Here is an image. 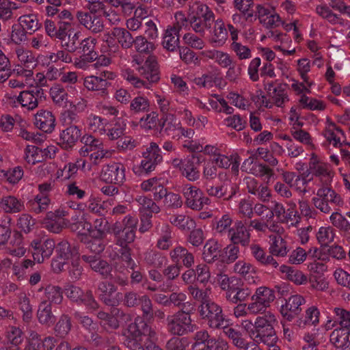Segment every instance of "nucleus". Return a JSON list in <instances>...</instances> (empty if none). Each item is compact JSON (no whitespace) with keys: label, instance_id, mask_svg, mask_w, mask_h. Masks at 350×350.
<instances>
[{"label":"nucleus","instance_id":"nucleus-1","mask_svg":"<svg viewBox=\"0 0 350 350\" xmlns=\"http://www.w3.org/2000/svg\"><path fill=\"white\" fill-rule=\"evenodd\" d=\"M57 257L53 260L51 267L55 272H59L66 266L73 279H79L82 273L79 265V255L77 250H71L68 242H62L57 245Z\"/></svg>","mask_w":350,"mask_h":350},{"label":"nucleus","instance_id":"nucleus-2","mask_svg":"<svg viewBox=\"0 0 350 350\" xmlns=\"http://www.w3.org/2000/svg\"><path fill=\"white\" fill-rule=\"evenodd\" d=\"M137 224V219L135 217L129 216L126 217L121 224H116L114 229L117 243L124 250L120 256L121 260L131 269H133V263L126 247L127 244L133 242L135 237Z\"/></svg>","mask_w":350,"mask_h":350},{"label":"nucleus","instance_id":"nucleus-3","mask_svg":"<svg viewBox=\"0 0 350 350\" xmlns=\"http://www.w3.org/2000/svg\"><path fill=\"white\" fill-rule=\"evenodd\" d=\"M278 323L277 316L271 311L258 316L254 321V331L252 332L256 342L271 344L276 339L275 326Z\"/></svg>","mask_w":350,"mask_h":350},{"label":"nucleus","instance_id":"nucleus-4","mask_svg":"<svg viewBox=\"0 0 350 350\" xmlns=\"http://www.w3.org/2000/svg\"><path fill=\"white\" fill-rule=\"evenodd\" d=\"M129 332L131 336L126 340V345L131 350H144L143 344L154 334L141 319H137L129 325Z\"/></svg>","mask_w":350,"mask_h":350},{"label":"nucleus","instance_id":"nucleus-5","mask_svg":"<svg viewBox=\"0 0 350 350\" xmlns=\"http://www.w3.org/2000/svg\"><path fill=\"white\" fill-rule=\"evenodd\" d=\"M275 299V292L273 289L265 286L257 288L252 295L251 302L249 303L250 313L257 314L265 311L271 306Z\"/></svg>","mask_w":350,"mask_h":350},{"label":"nucleus","instance_id":"nucleus-6","mask_svg":"<svg viewBox=\"0 0 350 350\" xmlns=\"http://www.w3.org/2000/svg\"><path fill=\"white\" fill-rule=\"evenodd\" d=\"M199 312L202 319H206L211 327H224L227 325L221 308L211 300L202 303Z\"/></svg>","mask_w":350,"mask_h":350},{"label":"nucleus","instance_id":"nucleus-7","mask_svg":"<svg viewBox=\"0 0 350 350\" xmlns=\"http://www.w3.org/2000/svg\"><path fill=\"white\" fill-rule=\"evenodd\" d=\"M55 242L50 239L36 238L29 244V250L34 261L42 263L44 259L49 258L53 252Z\"/></svg>","mask_w":350,"mask_h":350},{"label":"nucleus","instance_id":"nucleus-8","mask_svg":"<svg viewBox=\"0 0 350 350\" xmlns=\"http://www.w3.org/2000/svg\"><path fill=\"white\" fill-rule=\"evenodd\" d=\"M342 201L341 197L334 190L329 187L320 188L317 193V196L313 198L314 206L323 213H329L331 208L329 203L340 205Z\"/></svg>","mask_w":350,"mask_h":350},{"label":"nucleus","instance_id":"nucleus-9","mask_svg":"<svg viewBox=\"0 0 350 350\" xmlns=\"http://www.w3.org/2000/svg\"><path fill=\"white\" fill-rule=\"evenodd\" d=\"M103 40L109 46H116L119 44L124 49L130 48L133 43L131 34L125 29L120 27L113 28L111 31L105 33Z\"/></svg>","mask_w":350,"mask_h":350},{"label":"nucleus","instance_id":"nucleus-10","mask_svg":"<svg viewBox=\"0 0 350 350\" xmlns=\"http://www.w3.org/2000/svg\"><path fill=\"white\" fill-rule=\"evenodd\" d=\"M168 329L174 334L183 335L193 331V325L188 313L179 312L168 317Z\"/></svg>","mask_w":350,"mask_h":350},{"label":"nucleus","instance_id":"nucleus-11","mask_svg":"<svg viewBox=\"0 0 350 350\" xmlns=\"http://www.w3.org/2000/svg\"><path fill=\"white\" fill-rule=\"evenodd\" d=\"M183 193L187 205L193 210H200L204 205L209 204V199L196 187L185 185L183 189Z\"/></svg>","mask_w":350,"mask_h":350},{"label":"nucleus","instance_id":"nucleus-12","mask_svg":"<svg viewBox=\"0 0 350 350\" xmlns=\"http://www.w3.org/2000/svg\"><path fill=\"white\" fill-rule=\"evenodd\" d=\"M96 40L93 38H88L81 42L82 54L79 58L75 61V65L79 68L85 69L88 64L94 61L98 55L95 51Z\"/></svg>","mask_w":350,"mask_h":350},{"label":"nucleus","instance_id":"nucleus-13","mask_svg":"<svg viewBox=\"0 0 350 350\" xmlns=\"http://www.w3.org/2000/svg\"><path fill=\"white\" fill-rule=\"evenodd\" d=\"M305 303L304 298L299 295H291L280 307L281 315L287 321H292L301 311V306Z\"/></svg>","mask_w":350,"mask_h":350},{"label":"nucleus","instance_id":"nucleus-14","mask_svg":"<svg viewBox=\"0 0 350 350\" xmlns=\"http://www.w3.org/2000/svg\"><path fill=\"white\" fill-rule=\"evenodd\" d=\"M310 168L323 184L328 185L332 181L334 172L329 165L321 162L314 154L310 159Z\"/></svg>","mask_w":350,"mask_h":350},{"label":"nucleus","instance_id":"nucleus-15","mask_svg":"<svg viewBox=\"0 0 350 350\" xmlns=\"http://www.w3.org/2000/svg\"><path fill=\"white\" fill-rule=\"evenodd\" d=\"M125 169L120 163H112L103 166L100 178L104 182L111 184H120L124 179Z\"/></svg>","mask_w":350,"mask_h":350},{"label":"nucleus","instance_id":"nucleus-16","mask_svg":"<svg viewBox=\"0 0 350 350\" xmlns=\"http://www.w3.org/2000/svg\"><path fill=\"white\" fill-rule=\"evenodd\" d=\"M12 74L16 77L10 79V88L22 89L33 85V72L31 69H24L21 65H16L12 69Z\"/></svg>","mask_w":350,"mask_h":350},{"label":"nucleus","instance_id":"nucleus-17","mask_svg":"<svg viewBox=\"0 0 350 350\" xmlns=\"http://www.w3.org/2000/svg\"><path fill=\"white\" fill-rule=\"evenodd\" d=\"M55 117L48 110L40 109L35 115L36 126L44 132L51 133L55 128Z\"/></svg>","mask_w":350,"mask_h":350},{"label":"nucleus","instance_id":"nucleus-18","mask_svg":"<svg viewBox=\"0 0 350 350\" xmlns=\"http://www.w3.org/2000/svg\"><path fill=\"white\" fill-rule=\"evenodd\" d=\"M174 165L179 167L182 174L190 181L197 180L200 176V172L198 169V165L192 159H185L184 160H174Z\"/></svg>","mask_w":350,"mask_h":350},{"label":"nucleus","instance_id":"nucleus-19","mask_svg":"<svg viewBox=\"0 0 350 350\" xmlns=\"http://www.w3.org/2000/svg\"><path fill=\"white\" fill-rule=\"evenodd\" d=\"M0 209L6 213H17L25 209V203L14 196H5L0 199Z\"/></svg>","mask_w":350,"mask_h":350},{"label":"nucleus","instance_id":"nucleus-20","mask_svg":"<svg viewBox=\"0 0 350 350\" xmlns=\"http://www.w3.org/2000/svg\"><path fill=\"white\" fill-rule=\"evenodd\" d=\"M101 299L107 305L115 306L122 299V295L116 293L114 286L107 282H103L99 285Z\"/></svg>","mask_w":350,"mask_h":350},{"label":"nucleus","instance_id":"nucleus-21","mask_svg":"<svg viewBox=\"0 0 350 350\" xmlns=\"http://www.w3.org/2000/svg\"><path fill=\"white\" fill-rule=\"evenodd\" d=\"M68 226L72 231L75 232L80 236L81 239L88 235L90 236L91 224L88 222L84 214L81 217L79 215L72 216Z\"/></svg>","mask_w":350,"mask_h":350},{"label":"nucleus","instance_id":"nucleus-22","mask_svg":"<svg viewBox=\"0 0 350 350\" xmlns=\"http://www.w3.org/2000/svg\"><path fill=\"white\" fill-rule=\"evenodd\" d=\"M349 334V329H335L330 335V342L338 349L350 350Z\"/></svg>","mask_w":350,"mask_h":350},{"label":"nucleus","instance_id":"nucleus-23","mask_svg":"<svg viewBox=\"0 0 350 350\" xmlns=\"http://www.w3.org/2000/svg\"><path fill=\"white\" fill-rule=\"evenodd\" d=\"M164 182L161 178H152L144 181L141 187L145 191H152L155 200H160L166 194V189L163 187Z\"/></svg>","mask_w":350,"mask_h":350},{"label":"nucleus","instance_id":"nucleus-24","mask_svg":"<svg viewBox=\"0 0 350 350\" xmlns=\"http://www.w3.org/2000/svg\"><path fill=\"white\" fill-rule=\"evenodd\" d=\"M228 237L234 243L246 245L250 239V234L241 221H237L234 226L228 230Z\"/></svg>","mask_w":350,"mask_h":350},{"label":"nucleus","instance_id":"nucleus-25","mask_svg":"<svg viewBox=\"0 0 350 350\" xmlns=\"http://www.w3.org/2000/svg\"><path fill=\"white\" fill-rule=\"evenodd\" d=\"M320 311L315 306H311L306 308L303 317L297 320L296 324L300 328L306 326H315L319 323Z\"/></svg>","mask_w":350,"mask_h":350},{"label":"nucleus","instance_id":"nucleus-26","mask_svg":"<svg viewBox=\"0 0 350 350\" xmlns=\"http://www.w3.org/2000/svg\"><path fill=\"white\" fill-rule=\"evenodd\" d=\"M81 131L76 126H70L60 133L59 144L64 148L72 147L81 136Z\"/></svg>","mask_w":350,"mask_h":350},{"label":"nucleus","instance_id":"nucleus-27","mask_svg":"<svg viewBox=\"0 0 350 350\" xmlns=\"http://www.w3.org/2000/svg\"><path fill=\"white\" fill-rule=\"evenodd\" d=\"M138 70L142 76L151 83L157 82L159 79L157 64L152 57H148Z\"/></svg>","mask_w":350,"mask_h":350},{"label":"nucleus","instance_id":"nucleus-28","mask_svg":"<svg viewBox=\"0 0 350 350\" xmlns=\"http://www.w3.org/2000/svg\"><path fill=\"white\" fill-rule=\"evenodd\" d=\"M42 94L41 89L22 91L20 93L21 106L33 110L38 105V96Z\"/></svg>","mask_w":350,"mask_h":350},{"label":"nucleus","instance_id":"nucleus-29","mask_svg":"<svg viewBox=\"0 0 350 350\" xmlns=\"http://www.w3.org/2000/svg\"><path fill=\"white\" fill-rule=\"evenodd\" d=\"M324 135L329 144L334 146L340 145L342 141L345 138L344 133L342 130L338 129L334 123L330 122L329 119H327L326 122Z\"/></svg>","mask_w":350,"mask_h":350},{"label":"nucleus","instance_id":"nucleus-30","mask_svg":"<svg viewBox=\"0 0 350 350\" xmlns=\"http://www.w3.org/2000/svg\"><path fill=\"white\" fill-rule=\"evenodd\" d=\"M78 165L75 163H69L64 165L63 168L57 169L54 174V180H67L74 178L78 171V166L85 167V161H78Z\"/></svg>","mask_w":350,"mask_h":350},{"label":"nucleus","instance_id":"nucleus-31","mask_svg":"<svg viewBox=\"0 0 350 350\" xmlns=\"http://www.w3.org/2000/svg\"><path fill=\"white\" fill-rule=\"evenodd\" d=\"M85 125L88 131L98 135H103L106 133L108 121L100 116L90 114L86 120Z\"/></svg>","mask_w":350,"mask_h":350},{"label":"nucleus","instance_id":"nucleus-32","mask_svg":"<svg viewBox=\"0 0 350 350\" xmlns=\"http://www.w3.org/2000/svg\"><path fill=\"white\" fill-rule=\"evenodd\" d=\"M241 281L237 286L233 284L229 293H226V299L233 304L245 301L250 295L251 291L248 288H241Z\"/></svg>","mask_w":350,"mask_h":350},{"label":"nucleus","instance_id":"nucleus-33","mask_svg":"<svg viewBox=\"0 0 350 350\" xmlns=\"http://www.w3.org/2000/svg\"><path fill=\"white\" fill-rule=\"evenodd\" d=\"M316 12L321 17L327 20L329 23L333 25H340L345 28L348 27L347 22L344 19L340 18L326 5H318L316 8Z\"/></svg>","mask_w":350,"mask_h":350},{"label":"nucleus","instance_id":"nucleus-34","mask_svg":"<svg viewBox=\"0 0 350 350\" xmlns=\"http://www.w3.org/2000/svg\"><path fill=\"white\" fill-rule=\"evenodd\" d=\"M221 245L214 239L208 240L204 246L203 258L205 261L211 262L221 256Z\"/></svg>","mask_w":350,"mask_h":350},{"label":"nucleus","instance_id":"nucleus-35","mask_svg":"<svg viewBox=\"0 0 350 350\" xmlns=\"http://www.w3.org/2000/svg\"><path fill=\"white\" fill-rule=\"evenodd\" d=\"M283 178L286 183L295 190L300 193L306 191L307 180L305 178L292 172H286L283 174Z\"/></svg>","mask_w":350,"mask_h":350},{"label":"nucleus","instance_id":"nucleus-36","mask_svg":"<svg viewBox=\"0 0 350 350\" xmlns=\"http://www.w3.org/2000/svg\"><path fill=\"white\" fill-rule=\"evenodd\" d=\"M280 271L284 274V277L293 282L296 284H304L307 282L306 275L301 271L294 269L287 265L280 267Z\"/></svg>","mask_w":350,"mask_h":350},{"label":"nucleus","instance_id":"nucleus-37","mask_svg":"<svg viewBox=\"0 0 350 350\" xmlns=\"http://www.w3.org/2000/svg\"><path fill=\"white\" fill-rule=\"evenodd\" d=\"M189 18L213 19V13L205 4L196 2L190 7Z\"/></svg>","mask_w":350,"mask_h":350},{"label":"nucleus","instance_id":"nucleus-38","mask_svg":"<svg viewBox=\"0 0 350 350\" xmlns=\"http://www.w3.org/2000/svg\"><path fill=\"white\" fill-rule=\"evenodd\" d=\"M313 63L306 57L299 59L296 61V70L301 79L310 85H314V81L310 80L308 73L310 72Z\"/></svg>","mask_w":350,"mask_h":350},{"label":"nucleus","instance_id":"nucleus-39","mask_svg":"<svg viewBox=\"0 0 350 350\" xmlns=\"http://www.w3.org/2000/svg\"><path fill=\"white\" fill-rule=\"evenodd\" d=\"M227 37L228 32L224 21L221 19H217L215 23L211 42L215 43L216 46H222L227 40Z\"/></svg>","mask_w":350,"mask_h":350},{"label":"nucleus","instance_id":"nucleus-40","mask_svg":"<svg viewBox=\"0 0 350 350\" xmlns=\"http://www.w3.org/2000/svg\"><path fill=\"white\" fill-rule=\"evenodd\" d=\"M178 29L176 27L167 28L163 38V46L166 49L174 51L178 45Z\"/></svg>","mask_w":350,"mask_h":350},{"label":"nucleus","instance_id":"nucleus-41","mask_svg":"<svg viewBox=\"0 0 350 350\" xmlns=\"http://www.w3.org/2000/svg\"><path fill=\"white\" fill-rule=\"evenodd\" d=\"M136 201L139 206V211L141 215L144 216H152L153 213H157L159 211V207L157 204L149 198L144 196H139Z\"/></svg>","mask_w":350,"mask_h":350},{"label":"nucleus","instance_id":"nucleus-42","mask_svg":"<svg viewBox=\"0 0 350 350\" xmlns=\"http://www.w3.org/2000/svg\"><path fill=\"white\" fill-rule=\"evenodd\" d=\"M66 296L75 301H82L88 304H91L93 301L91 293H88L85 295H83L82 291L77 286L69 285L65 288Z\"/></svg>","mask_w":350,"mask_h":350},{"label":"nucleus","instance_id":"nucleus-43","mask_svg":"<svg viewBox=\"0 0 350 350\" xmlns=\"http://www.w3.org/2000/svg\"><path fill=\"white\" fill-rule=\"evenodd\" d=\"M234 270L236 273L243 276L250 283L256 282L254 279L255 269L250 263L239 261L234 265Z\"/></svg>","mask_w":350,"mask_h":350},{"label":"nucleus","instance_id":"nucleus-44","mask_svg":"<svg viewBox=\"0 0 350 350\" xmlns=\"http://www.w3.org/2000/svg\"><path fill=\"white\" fill-rule=\"evenodd\" d=\"M20 26L30 33L36 31L40 27L37 15L29 14L21 16L18 19Z\"/></svg>","mask_w":350,"mask_h":350},{"label":"nucleus","instance_id":"nucleus-45","mask_svg":"<svg viewBox=\"0 0 350 350\" xmlns=\"http://www.w3.org/2000/svg\"><path fill=\"white\" fill-rule=\"evenodd\" d=\"M16 53L18 62L16 65H21L22 68L25 66V69H30L36 64L35 57L30 51L18 48L16 50Z\"/></svg>","mask_w":350,"mask_h":350},{"label":"nucleus","instance_id":"nucleus-46","mask_svg":"<svg viewBox=\"0 0 350 350\" xmlns=\"http://www.w3.org/2000/svg\"><path fill=\"white\" fill-rule=\"evenodd\" d=\"M81 142L83 144V146L80 149V154L83 157L90 155V154L95 150V149L100 147L103 144L99 139L94 138L90 135H84Z\"/></svg>","mask_w":350,"mask_h":350},{"label":"nucleus","instance_id":"nucleus-47","mask_svg":"<svg viewBox=\"0 0 350 350\" xmlns=\"http://www.w3.org/2000/svg\"><path fill=\"white\" fill-rule=\"evenodd\" d=\"M83 258L90 264L92 269L99 272L101 275H107L111 271L110 266L105 261L100 260L96 256H83Z\"/></svg>","mask_w":350,"mask_h":350},{"label":"nucleus","instance_id":"nucleus-48","mask_svg":"<svg viewBox=\"0 0 350 350\" xmlns=\"http://www.w3.org/2000/svg\"><path fill=\"white\" fill-rule=\"evenodd\" d=\"M55 213L53 211H50L46 214V218L43 221L44 228L49 231L53 233H58L64 228V226H67V223L65 221H60L55 218Z\"/></svg>","mask_w":350,"mask_h":350},{"label":"nucleus","instance_id":"nucleus-49","mask_svg":"<svg viewBox=\"0 0 350 350\" xmlns=\"http://www.w3.org/2000/svg\"><path fill=\"white\" fill-rule=\"evenodd\" d=\"M83 85L88 90L98 91L105 90L107 87L108 83L102 77L92 75L84 79Z\"/></svg>","mask_w":350,"mask_h":350},{"label":"nucleus","instance_id":"nucleus-50","mask_svg":"<svg viewBox=\"0 0 350 350\" xmlns=\"http://www.w3.org/2000/svg\"><path fill=\"white\" fill-rule=\"evenodd\" d=\"M25 159L29 164L34 165L43 160V152L35 146L29 145L25 150Z\"/></svg>","mask_w":350,"mask_h":350},{"label":"nucleus","instance_id":"nucleus-51","mask_svg":"<svg viewBox=\"0 0 350 350\" xmlns=\"http://www.w3.org/2000/svg\"><path fill=\"white\" fill-rule=\"evenodd\" d=\"M271 38L275 42L274 49L276 51H284L285 48H291V38L285 33L274 31L271 33Z\"/></svg>","mask_w":350,"mask_h":350},{"label":"nucleus","instance_id":"nucleus-52","mask_svg":"<svg viewBox=\"0 0 350 350\" xmlns=\"http://www.w3.org/2000/svg\"><path fill=\"white\" fill-rule=\"evenodd\" d=\"M23 171L19 167H16L8 171L0 170V179L6 180L9 183L16 184L23 177Z\"/></svg>","mask_w":350,"mask_h":350},{"label":"nucleus","instance_id":"nucleus-53","mask_svg":"<svg viewBox=\"0 0 350 350\" xmlns=\"http://www.w3.org/2000/svg\"><path fill=\"white\" fill-rule=\"evenodd\" d=\"M103 237H96V236H86L81 238V241L84 242L86 247L93 253L99 254L103 251L105 245L103 241Z\"/></svg>","mask_w":350,"mask_h":350},{"label":"nucleus","instance_id":"nucleus-54","mask_svg":"<svg viewBox=\"0 0 350 350\" xmlns=\"http://www.w3.org/2000/svg\"><path fill=\"white\" fill-rule=\"evenodd\" d=\"M251 251L255 258L265 265H271L274 267H276L278 264L271 256H267L262 250L258 245H252L251 246Z\"/></svg>","mask_w":350,"mask_h":350},{"label":"nucleus","instance_id":"nucleus-55","mask_svg":"<svg viewBox=\"0 0 350 350\" xmlns=\"http://www.w3.org/2000/svg\"><path fill=\"white\" fill-rule=\"evenodd\" d=\"M272 243L270 246V252L275 256H284L287 252V247L285 241L281 236L271 237Z\"/></svg>","mask_w":350,"mask_h":350},{"label":"nucleus","instance_id":"nucleus-56","mask_svg":"<svg viewBox=\"0 0 350 350\" xmlns=\"http://www.w3.org/2000/svg\"><path fill=\"white\" fill-rule=\"evenodd\" d=\"M38 318L42 324H50L53 322V316L51 314V308L49 302L42 301L38 308Z\"/></svg>","mask_w":350,"mask_h":350},{"label":"nucleus","instance_id":"nucleus-57","mask_svg":"<svg viewBox=\"0 0 350 350\" xmlns=\"http://www.w3.org/2000/svg\"><path fill=\"white\" fill-rule=\"evenodd\" d=\"M316 237L321 245H327L334 241L335 233L330 226H322L319 228Z\"/></svg>","mask_w":350,"mask_h":350},{"label":"nucleus","instance_id":"nucleus-58","mask_svg":"<svg viewBox=\"0 0 350 350\" xmlns=\"http://www.w3.org/2000/svg\"><path fill=\"white\" fill-rule=\"evenodd\" d=\"M180 126V121L173 114L165 116L162 124V129L168 135H174V133L177 131Z\"/></svg>","mask_w":350,"mask_h":350},{"label":"nucleus","instance_id":"nucleus-59","mask_svg":"<svg viewBox=\"0 0 350 350\" xmlns=\"http://www.w3.org/2000/svg\"><path fill=\"white\" fill-rule=\"evenodd\" d=\"M50 95L54 103L59 105H64L68 100L65 90L58 84L53 85L50 90Z\"/></svg>","mask_w":350,"mask_h":350},{"label":"nucleus","instance_id":"nucleus-60","mask_svg":"<svg viewBox=\"0 0 350 350\" xmlns=\"http://www.w3.org/2000/svg\"><path fill=\"white\" fill-rule=\"evenodd\" d=\"M76 29V25L70 21H59L58 34L57 38L62 42L67 40V37Z\"/></svg>","mask_w":350,"mask_h":350},{"label":"nucleus","instance_id":"nucleus-61","mask_svg":"<svg viewBox=\"0 0 350 350\" xmlns=\"http://www.w3.org/2000/svg\"><path fill=\"white\" fill-rule=\"evenodd\" d=\"M226 325H225V327H223L224 334L232 340L233 344L237 348L244 349L247 343L242 335L232 328L226 327Z\"/></svg>","mask_w":350,"mask_h":350},{"label":"nucleus","instance_id":"nucleus-62","mask_svg":"<svg viewBox=\"0 0 350 350\" xmlns=\"http://www.w3.org/2000/svg\"><path fill=\"white\" fill-rule=\"evenodd\" d=\"M50 200L46 196H36L34 199L30 201V205L33 211L39 213L48 208Z\"/></svg>","mask_w":350,"mask_h":350},{"label":"nucleus","instance_id":"nucleus-63","mask_svg":"<svg viewBox=\"0 0 350 350\" xmlns=\"http://www.w3.org/2000/svg\"><path fill=\"white\" fill-rule=\"evenodd\" d=\"M171 223L180 229H190L194 225L193 219L183 215H174L170 218Z\"/></svg>","mask_w":350,"mask_h":350},{"label":"nucleus","instance_id":"nucleus-64","mask_svg":"<svg viewBox=\"0 0 350 350\" xmlns=\"http://www.w3.org/2000/svg\"><path fill=\"white\" fill-rule=\"evenodd\" d=\"M329 219L333 226L341 230L348 231L350 229V223L342 214L338 212L333 213L330 215Z\"/></svg>","mask_w":350,"mask_h":350}]
</instances>
